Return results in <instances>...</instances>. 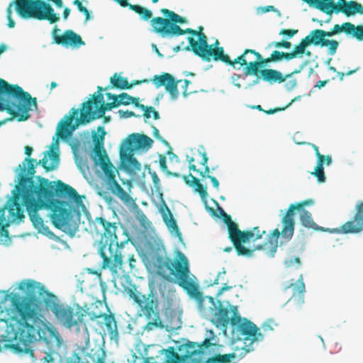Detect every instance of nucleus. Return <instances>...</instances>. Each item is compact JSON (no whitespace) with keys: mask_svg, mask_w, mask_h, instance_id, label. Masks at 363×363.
<instances>
[{"mask_svg":"<svg viewBox=\"0 0 363 363\" xmlns=\"http://www.w3.org/2000/svg\"><path fill=\"white\" fill-rule=\"evenodd\" d=\"M46 155L38 162L26 157L19 164L18 184L13 191V197L9 201V212L11 222L21 220L25 216L22 206H26L33 226L40 230L44 226L43 220L39 216L41 209L51 211L50 218L53 225L63 232L74 235L78 229L80 219V208H85L82 197L75 189L60 180L50 182L49 179L38 177L37 186L33 179L38 164L46 171H51L55 166L48 164Z\"/></svg>","mask_w":363,"mask_h":363,"instance_id":"obj_1","label":"nucleus"},{"mask_svg":"<svg viewBox=\"0 0 363 363\" xmlns=\"http://www.w3.org/2000/svg\"><path fill=\"white\" fill-rule=\"evenodd\" d=\"M176 260L169 257L157 258L156 265L157 274L165 280H169L173 275L176 283L191 296L200 301L199 308L202 315L209 320L216 328H220L224 333H226L229 323L234 332L238 333V337L245 342L250 341L252 344L263 339V334L252 321L241 318L236 306H223L219 301L218 306L213 298L206 296L201 301L202 293L199 290L196 282V277L191 273L189 262L186 255L178 252Z\"/></svg>","mask_w":363,"mask_h":363,"instance_id":"obj_2","label":"nucleus"},{"mask_svg":"<svg viewBox=\"0 0 363 363\" xmlns=\"http://www.w3.org/2000/svg\"><path fill=\"white\" fill-rule=\"evenodd\" d=\"M19 289L26 290L28 298L13 301L14 313L18 323V331L16 337L25 346L40 339L44 335L46 324L42 315L34 307L32 301L38 295L45 303V301L52 294L40 282L28 279L21 282Z\"/></svg>","mask_w":363,"mask_h":363,"instance_id":"obj_3","label":"nucleus"},{"mask_svg":"<svg viewBox=\"0 0 363 363\" xmlns=\"http://www.w3.org/2000/svg\"><path fill=\"white\" fill-rule=\"evenodd\" d=\"M95 222L103 230L99 242V253L103 259L102 269L108 268L111 272H116L117 268L121 269L123 264L125 255L123 247L128 241V235L123 230L122 235H125L126 238L124 240H120L116 223H111L102 217L96 218Z\"/></svg>","mask_w":363,"mask_h":363,"instance_id":"obj_4","label":"nucleus"},{"mask_svg":"<svg viewBox=\"0 0 363 363\" xmlns=\"http://www.w3.org/2000/svg\"><path fill=\"white\" fill-rule=\"evenodd\" d=\"M32 106L37 108L36 98H32L28 92L18 85H13L0 79V111H6L12 118L18 121H27Z\"/></svg>","mask_w":363,"mask_h":363,"instance_id":"obj_5","label":"nucleus"},{"mask_svg":"<svg viewBox=\"0 0 363 363\" xmlns=\"http://www.w3.org/2000/svg\"><path fill=\"white\" fill-rule=\"evenodd\" d=\"M53 2L57 8H62V0H47ZM14 7L17 14L23 19L34 18L38 21H48L50 24L58 22L60 15L55 12L51 4L43 0H13L6 9L8 27L12 28L16 23L12 18V8Z\"/></svg>","mask_w":363,"mask_h":363,"instance_id":"obj_6","label":"nucleus"},{"mask_svg":"<svg viewBox=\"0 0 363 363\" xmlns=\"http://www.w3.org/2000/svg\"><path fill=\"white\" fill-rule=\"evenodd\" d=\"M112 102L102 103L99 107L93 108V100L89 99L82 104L80 117L77 118L79 110L72 108L69 115H65L58 123L57 135L65 139L70 137L72 132L81 124L88 123L95 119L101 118L106 111L118 107L116 99Z\"/></svg>","mask_w":363,"mask_h":363,"instance_id":"obj_7","label":"nucleus"},{"mask_svg":"<svg viewBox=\"0 0 363 363\" xmlns=\"http://www.w3.org/2000/svg\"><path fill=\"white\" fill-rule=\"evenodd\" d=\"M128 294L137 305L139 315L144 316L148 320L145 326L147 331L164 327L160 318L159 300L156 294L152 291L147 294H143L136 289H129Z\"/></svg>","mask_w":363,"mask_h":363,"instance_id":"obj_8","label":"nucleus"},{"mask_svg":"<svg viewBox=\"0 0 363 363\" xmlns=\"http://www.w3.org/2000/svg\"><path fill=\"white\" fill-rule=\"evenodd\" d=\"M153 347L147 350V359L148 363H184L189 359H191V363H200L202 360L201 357V347L198 344L193 342H188L178 347V352H174L173 347H169L167 350H159L157 353L164 352L165 359L157 360L160 355L152 357L150 355Z\"/></svg>","mask_w":363,"mask_h":363,"instance_id":"obj_9","label":"nucleus"},{"mask_svg":"<svg viewBox=\"0 0 363 363\" xmlns=\"http://www.w3.org/2000/svg\"><path fill=\"white\" fill-rule=\"evenodd\" d=\"M314 203V201L311 199H306L297 203H292L289 206L286 214L281 219L283 228L281 231L279 229H274L269 235L270 252L269 256L274 257L278 246V239L281 237L286 241L290 240L294 233L295 228V211L303 210L306 206H311Z\"/></svg>","mask_w":363,"mask_h":363,"instance_id":"obj_10","label":"nucleus"},{"mask_svg":"<svg viewBox=\"0 0 363 363\" xmlns=\"http://www.w3.org/2000/svg\"><path fill=\"white\" fill-rule=\"evenodd\" d=\"M219 210L223 216V220L227 225L228 230V238L233 244L237 254L239 256H245L250 257L253 255L255 250L270 249L269 239L267 242L262 245H257L254 249H249L244 247L242 244L249 241L250 238L252 236L250 231H241L236 223H235L230 216L228 215L223 208L219 207ZM270 250L269 251V253Z\"/></svg>","mask_w":363,"mask_h":363,"instance_id":"obj_11","label":"nucleus"},{"mask_svg":"<svg viewBox=\"0 0 363 363\" xmlns=\"http://www.w3.org/2000/svg\"><path fill=\"white\" fill-rule=\"evenodd\" d=\"M45 306L52 312L59 321L69 328L82 324L86 315L81 310L75 313L71 306L60 303L55 294H50V297L45 301Z\"/></svg>","mask_w":363,"mask_h":363,"instance_id":"obj_12","label":"nucleus"},{"mask_svg":"<svg viewBox=\"0 0 363 363\" xmlns=\"http://www.w3.org/2000/svg\"><path fill=\"white\" fill-rule=\"evenodd\" d=\"M196 36L198 41L195 40L193 37L188 38L189 45L184 48L185 50H191L196 55L206 62H210L211 59L214 61H220L223 59L226 61L228 60L227 57L223 56L224 51L223 47L213 48L212 45H209L205 34H199Z\"/></svg>","mask_w":363,"mask_h":363,"instance_id":"obj_13","label":"nucleus"},{"mask_svg":"<svg viewBox=\"0 0 363 363\" xmlns=\"http://www.w3.org/2000/svg\"><path fill=\"white\" fill-rule=\"evenodd\" d=\"M223 56L227 57L228 60L225 61L223 59L220 60V61L226 65H231L234 68H235L236 64H240V66L245 65L244 73L247 76L257 75L260 72L259 71V67L267 66L260 53L252 49H246L241 55L234 60H231L224 52H223Z\"/></svg>","mask_w":363,"mask_h":363,"instance_id":"obj_14","label":"nucleus"},{"mask_svg":"<svg viewBox=\"0 0 363 363\" xmlns=\"http://www.w3.org/2000/svg\"><path fill=\"white\" fill-rule=\"evenodd\" d=\"M161 12L167 18H163L162 17H155L151 20V25L154 31L160 33L162 37L172 36V33L169 32L172 25L177 23H186V20L185 18L180 16L172 11L167 9H162Z\"/></svg>","mask_w":363,"mask_h":363,"instance_id":"obj_15","label":"nucleus"},{"mask_svg":"<svg viewBox=\"0 0 363 363\" xmlns=\"http://www.w3.org/2000/svg\"><path fill=\"white\" fill-rule=\"evenodd\" d=\"M61 30L55 26L52 30V37L54 43L57 45H62L65 48H79L84 45L85 43L81 36L72 30H65L62 35H60Z\"/></svg>","mask_w":363,"mask_h":363,"instance_id":"obj_16","label":"nucleus"},{"mask_svg":"<svg viewBox=\"0 0 363 363\" xmlns=\"http://www.w3.org/2000/svg\"><path fill=\"white\" fill-rule=\"evenodd\" d=\"M86 315L90 320H97V323L100 327L104 325L106 328L111 339H117L118 337V327L113 314H106L104 313L91 311H87Z\"/></svg>","mask_w":363,"mask_h":363,"instance_id":"obj_17","label":"nucleus"},{"mask_svg":"<svg viewBox=\"0 0 363 363\" xmlns=\"http://www.w3.org/2000/svg\"><path fill=\"white\" fill-rule=\"evenodd\" d=\"M157 88L164 86L167 93L170 95L172 100H176L179 97L178 84L182 82V79L176 80L169 73L163 72L160 75H155L151 79Z\"/></svg>","mask_w":363,"mask_h":363,"instance_id":"obj_18","label":"nucleus"},{"mask_svg":"<svg viewBox=\"0 0 363 363\" xmlns=\"http://www.w3.org/2000/svg\"><path fill=\"white\" fill-rule=\"evenodd\" d=\"M363 230V201H359L355 206V213L352 220L342 225L338 232L342 234L359 233Z\"/></svg>","mask_w":363,"mask_h":363,"instance_id":"obj_19","label":"nucleus"},{"mask_svg":"<svg viewBox=\"0 0 363 363\" xmlns=\"http://www.w3.org/2000/svg\"><path fill=\"white\" fill-rule=\"evenodd\" d=\"M305 38L309 45L313 44L315 46L320 45L321 47H327L328 53L330 55H334L339 46V43L337 40L324 38L323 30L321 29L312 30Z\"/></svg>","mask_w":363,"mask_h":363,"instance_id":"obj_20","label":"nucleus"},{"mask_svg":"<svg viewBox=\"0 0 363 363\" xmlns=\"http://www.w3.org/2000/svg\"><path fill=\"white\" fill-rule=\"evenodd\" d=\"M291 289L292 294L289 301H293L297 307H301L304 303L305 284L302 275L295 281L286 285L284 291Z\"/></svg>","mask_w":363,"mask_h":363,"instance_id":"obj_21","label":"nucleus"},{"mask_svg":"<svg viewBox=\"0 0 363 363\" xmlns=\"http://www.w3.org/2000/svg\"><path fill=\"white\" fill-rule=\"evenodd\" d=\"M303 1L328 15H331L333 13H339L340 12L337 11L336 8L343 6L348 2L346 0H338L337 3L334 0H303Z\"/></svg>","mask_w":363,"mask_h":363,"instance_id":"obj_22","label":"nucleus"},{"mask_svg":"<svg viewBox=\"0 0 363 363\" xmlns=\"http://www.w3.org/2000/svg\"><path fill=\"white\" fill-rule=\"evenodd\" d=\"M152 143L153 140L150 137L143 134L133 133L127 138L122 145H128L130 150H133L150 148Z\"/></svg>","mask_w":363,"mask_h":363,"instance_id":"obj_23","label":"nucleus"},{"mask_svg":"<svg viewBox=\"0 0 363 363\" xmlns=\"http://www.w3.org/2000/svg\"><path fill=\"white\" fill-rule=\"evenodd\" d=\"M97 132V133H94L92 135V140L94 143V160H96L98 157L107 155L104 149V139L106 133L104 128L103 126H99Z\"/></svg>","mask_w":363,"mask_h":363,"instance_id":"obj_24","label":"nucleus"},{"mask_svg":"<svg viewBox=\"0 0 363 363\" xmlns=\"http://www.w3.org/2000/svg\"><path fill=\"white\" fill-rule=\"evenodd\" d=\"M95 164H99L103 171L106 185L116 180L115 167L111 162L108 155L100 157L94 160Z\"/></svg>","mask_w":363,"mask_h":363,"instance_id":"obj_25","label":"nucleus"},{"mask_svg":"<svg viewBox=\"0 0 363 363\" xmlns=\"http://www.w3.org/2000/svg\"><path fill=\"white\" fill-rule=\"evenodd\" d=\"M132 151L128 145H121L120 150L121 157L126 163V168L129 171H140L141 164L134 157Z\"/></svg>","mask_w":363,"mask_h":363,"instance_id":"obj_26","label":"nucleus"},{"mask_svg":"<svg viewBox=\"0 0 363 363\" xmlns=\"http://www.w3.org/2000/svg\"><path fill=\"white\" fill-rule=\"evenodd\" d=\"M259 74L262 79L270 84L282 83L285 82L287 78L290 77V74L284 76L282 73L277 69H264L260 70Z\"/></svg>","mask_w":363,"mask_h":363,"instance_id":"obj_27","label":"nucleus"},{"mask_svg":"<svg viewBox=\"0 0 363 363\" xmlns=\"http://www.w3.org/2000/svg\"><path fill=\"white\" fill-rule=\"evenodd\" d=\"M312 147L315 152V155L318 160L315 171L311 174H314V176L317 178L318 182L323 183L325 181V176L323 168L325 156L320 153L318 147L317 145L312 144Z\"/></svg>","mask_w":363,"mask_h":363,"instance_id":"obj_28","label":"nucleus"},{"mask_svg":"<svg viewBox=\"0 0 363 363\" xmlns=\"http://www.w3.org/2000/svg\"><path fill=\"white\" fill-rule=\"evenodd\" d=\"M160 211L162 214L163 220L169 228H172L173 231H175L177 236L181 239L182 233L180 232L179 227L177 224L176 220L173 218V216L168 208V206L164 203V207H162Z\"/></svg>","mask_w":363,"mask_h":363,"instance_id":"obj_29","label":"nucleus"},{"mask_svg":"<svg viewBox=\"0 0 363 363\" xmlns=\"http://www.w3.org/2000/svg\"><path fill=\"white\" fill-rule=\"evenodd\" d=\"M336 9L347 16H354L356 13L363 14L362 5L355 1H350L343 6L337 7Z\"/></svg>","mask_w":363,"mask_h":363,"instance_id":"obj_30","label":"nucleus"},{"mask_svg":"<svg viewBox=\"0 0 363 363\" xmlns=\"http://www.w3.org/2000/svg\"><path fill=\"white\" fill-rule=\"evenodd\" d=\"M241 350V353L238 355H237L235 352L225 354H216L211 358V362L213 363H235L238 359L242 357L249 351L243 347Z\"/></svg>","mask_w":363,"mask_h":363,"instance_id":"obj_31","label":"nucleus"},{"mask_svg":"<svg viewBox=\"0 0 363 363\" xmlns=\"http://www.w3.org/2000/svg\"><path fill=\"white\" fill-rule=\"evenodd\" d=\"M182 179L187 185L194 187V191L199 194L201 199H204L207 197L206 189L198 178L190 173L189 175L183 176Z\"/></svg>","mask_w":363,"mask_h":363,"instance_id":"obj_32","label":"nucleus"},{"mask_svg":"<svg viewBox=\"0 0 363 363\" xmlns=\"http://www.w3.org/2000/svg\"><path fill=\"white\" fill-rule=\"evenodd\" d=\"M108 99H116V104H118V106L120 105H129L130 104H133L135 106V103H139V99L131 96L128 95L127 93H122L118 96L112 94L111 93L106 94Z\"/></svg>","mask_w":363,"mask_h":363,"instance_id":"obj_33","label":"nucleus"},{"mask_svg":"<svg viewBox=\"0 0 363 363\" xmlns=\"http://www.w3.org/2000/svg\"><path fill=\"white\" fill-rule=\"evenodd\" d=\"M301 224L307 228L316 231H325L324 228L318 226L313 220L311 213L306 210H301L300 213Z\"/></svg>","mask_w":363,"mask_h":363,"instance_id":"obj_34","label":"nucleus"},{"mask_svg":"<svg viewBox=\"0 0 363 363\" xmlns=\"http://www.w3.org/2000/svg\"><path fill=\"white\" fill-rule=\"evenodd\" d=\"M108 189L111 193L120 199L125 203L130 202L131 198L130 195L121 187V186L117 182L116 180L107 184Z\"/></svg>","mask_w":363,"mask_h":363,"instance_id":"obj_35","label":"nucleus"},{"mask_svg":"<svg viewBox=\"0 0 363 363\" xmlns=\"http://www.w3.org/2000/svg\"><path fill=\"white\" fill-rule=\"evenodd\" d=\"M110 82L113 87L120 89H131V85H129L128 79L118 75L116 73L113 74L110 79Z\"/></svg>","mask_w":363,"mask_h":363,"instance_id":"obj_36","label":"nucleus"},{"mask_svg":"<svg viewBox=\"0 0 363 363\" xmlns=\"http://www.w3.org/2000/svg\"><path fill=\"white\" fill-rule=\"evenodd\" d=\"M291 60L289 52H281L279 50H274L271 55L267 58H264V62L267 65L272 62H279L281 60Z\"/></svg>","mask_w":363,"mask_h":363,"instance_id":"obj_37","label":"nucleus"},{"mask_svg":"<svg viewBox=\"0 0 363 363\" xmlns=\"http://www.w3.org/2000/svg\"><path fill=\"white\" fill-rule=\"evenodd\" d=\"M203 28L201 26L199 28V30L196 31L192 28H186L185 30H183L178 25H172L170 28V31L172 33V36L173 35H181L186 33L191 34L193 36L194 35H199V34H204L202 32Z\"/></svg>","mask_w":363,"mask_h":363,"instance_id":"obj_38","label":"nucleus"},{"mask_svg":"<svg viewBox=\"0 0 363 363\" xmlns=\"http://www.w3.org/2000/svg\"><path fill=\"white\" fill-rule=\"evenodd\" d=\"M308 46H309V44L307 40L305 38H303L298 45H295L294 50L289 52L290 60L301 57L305 53V50Z\"/></svg>","mask_w":363,"mask_h":363,"instance_id":"obj_39","label":"nucleus"},{"mask_svg":"<svg viewBox=\"0 0 363 363\" xmlns=\"http://www.w3.org/2000/svg\"><path fill=\"white\" fill-rule=\"evenodd\" d=\"M150 347H153L154 349H152V352H150V355H152V357H157L158 355H160L161 357H158L157 360H160V359H165V353L164 352H161V353H157V352L159 350H165L164 349H160V347H157V346H155V345H148L145 349V351H144V354H143V358H140V360L139 362H141V360L143 359V362H144L145 363H148L147 362V355L146 354H147V350L150 348Z\"/></svg>","mask_w":363,"mask_h":363,"instance_id":"obj_40","label":"nucleus"},{"mask_svg":"<svg viewBox=\"0 0 363 363\" xmlns=\"http://www.w3.org/2000/svg\"><path fill=\"white\" fill-rule=\"evenodd\" d=\"M130 9L138 13L141 18L145 21L149 20L152 16V12L150 10L139 5L130 6Z\"/></svg>","mask_w":363,"mask_h":363,"instance_id":"obj_41","label":"nucleus"},{"mask_svg":"<svg viewBox=\"0 0 363 363\" xmlns=\"http://www.w3.org/2000/svg\"><path fill=\"white\" fill-rule=\"evenodd\" d=\"M225 274H226V272H225V269L223 268V271L218 273L217 277L213 281V284H223V286L220 290V293H223V291L230 289L232 288V286H228L226 285L225 283H223L225 279Z\"/></svg>","mask_w":363,"mask_h":363,"instance_id":"obj_42","label":"nucleus"},{"mask_svg":"<svg viewBox=\"0 0 363 363\" xmlns=\"http://www.w3.org/2000/svg\"><path fill=\"white\" fill-rule=\"evenodd\" d=\"M291 43L289 41H285V40H282V41H273V42H271L270 43H269L266 47H265V50H269L271 49L272 48H286V49H289L291 48Z\"/></svg>","mask_w":363,"mask_h":363,"instance_id":"obj_43","label":"nucleus"},{"mask_svg":"<svg viewBox=\"0 0 363 363\" xmlns=\"http://www.w3.org/2000/svg\"><path fill=\"white\" fill-rule=\"evenodd\" d=\"M159 162L160 168L165 172L167 174L172 175L174 177H180V174L177 172H171L167 169V159L164 155H160L159 157Z\"/></svg>","mask_w":363,"mask_h":363,"instance_id":"obj_44","label":"nucleus"},{"mask_svg":"<svg viewBox=\"0 0 363 363\" xmlns=\"http://www.w3.org/2000/svg\"><path fill=\"white\" fill-rule=\"evenodd\" d=\"M9 221L6 220L4 208H0V233H8L6 228L9 227Z\"/></svg>","mask_w":363,"mask_h":363,"instance_id":"obj_45","label":"nucleus"},{"mask_svg":"<svg viewBox=\"0 0 363 363\" xmlns=\"http://www.w3.org/2000/svg\"><path fill=\"white\" fill-rule=\"evenodd\" d=\"M135 106L138 108H140L144 111L143 116L148 119L150 118V114L152 113V111H154V107L152 106H146L140 103H135Z\"/></svg>","mask_w":363,"mask_h":363,"instance_id":"obj_46","label":"nucleus"},{"mask_svg":"<svg viewBox=\"0 0 363 363\" xmlns=\"http://www.w3.org/2000/svg\"><path fill=\"white\" fill-rule=\"evenodd\" d=\"M105 357H106L105 352L103 350L100 349L97 352V357H96V359H94V361H95L96 363H106ZM140 357H136L134 360V363H138V361H140Z\"/></svg>","mask_w":363,"mask_h":363,"instance_id":"obj_47","label":"nucleus"},{"mask_svg":"<svg viewBox=\"0 0 363 363\" xmlns=\"http://www.w3.org/2000/svg\"><path fill=\"white\" fill-rule=\"evenodd\" d=\"M91 99L93 100V106L94 105V108H96L104 102V94L101 92H96L93 95V98Z\"/></svg>","mask_w":363,"mask_h":363,"instance_id":"obj_48","label":"nucleus"},{"mask_svg":"<svg viewBox=\"0 0 363 363\" xmlns=\"http://www.w3.org/2000/svg\"><path fill=\"white\" fill-rule=\"evenodd\" d=\"M250 231L251 232V233H252V236L250 238L249 240H257L261 239L262 238L263 235H264L266 233L265 230L261 231L259 227H255V228H253L252 230H250Z\"/></svg>","mask_w":363,"mask_h":363,"instance_id":"obj_49","label":"nucleus"},{"mask_svg":"<svg viewBox=\"0 0 363 363\" xmlns=\"http://www.w3.org/2000/svg\"><path fill=\"white\" fill-rule=\"evenodd\" d=\"M73 4L77 6L79 11L83 13L86 17V20H89L90 18V13L88 9L82 5V3L80 0H74Z\"/></svg>","mask_w":363,"mask_h":363,"instance_id":"obj_50","label":"nucleus"},{"mask_svg":"<svg viewBox=\"0 0 363 363\" xmlns=\"http://www.w3.org/2000/svg\"><path fill=\"white\" fill-rule=\"evenodd\" d=\"M58 150L54 151V150H50L48 152L49 157L52 160L51 164L52 166H55V168L58 165L59 163V153L57 152Z\"/></svg>","mask_w":363,"mask_h":363,"instance_id":"obj_51","label":"nucleus"},{"mask_svg":"<svg viewBox=\"0 0 363 363\" xmlns=\"http://www.w3.org/2000/svg\"><path fill=\"white\" fill-rule=\"evenodd\" d=\"M354 25L350 22H345L342 23V32L347 35H352L354 31Z\"/></svg>","mask_w":363,"mask_h":363,"instance_id":"obj_52","label":"nucleus"},{"mask_svg":"<svg viewBox=\"0 0 363 363\" xmlns=\"http://www.w3.org/2000/svg\"><path fill=\"white\" fill-rule=\"evenodd\" d=\"M358 40H363V26H354V31L353 33V35Z\"/></svg>","mask_w":363,"mask_h":363,"instance_id":"obj_53","label":"nucleus"},{"mask_svg":"<svg viewBox=\"0 0 363 363\" xmlns=\"http://www.w3.org/2000/svg\"><path fill=\"white\" fill-rule=\"evenodd\" d=\"M298 33V30L296 29H281L279 32V35L286 36L288 38H292L294 35Z\"/></svg>","mask_w":363,"mask_h":363,"instance_id":"obj_54","label":"nucleus"},{"mask_svg":"<svg viewBox=\"0 0 363 363\" xmlns=\"http://www.w3.org/2000/svg\"><path fill=\"white\" fill-rule=\"evenodd\" d=\"M121 117H123V118H130V117H133V116H135V117H137V118H140L141 116L140 115H137L135 114L134 112L131 111H122V110H120L118 111Z\"/></svg>","mask_w":363,"mask_h":363,"instance_id":"obj_55","label":"nucleus"},{"mask_svg":"<svg viewBox=\"0 0 363 363\" xmlns=\"http://www.w3.org/2000/svg\"><path fill=\"white\" fill-rule=\"evenodd\" d=\"M152 129H153V135H154V137L156 139L160 140L165 145H169L168 142L166 140H164V138H162V137L160 135L159 130L156 127H155V126H152Z\"/></svg>","mask_w":363,"mask_h":363,"instance_id":"obj_56","label":"nucleus"},{"mask_svg":"<svg viewBox=\"0 0 363 363\" xmlns=\"http://www.w3.org/2000/svg\"><path fill=\"white\" fill-rule=\"evenodd\" d=\"M182 82H184V87H183V91H182V95L184 97H186L187 96H189L191 93L194 92V91H188V86H189V84H191V81H189L188 79H184Z\"/></svg>","mask_w":363,"mask_h":363,"instance_id":"obj_57","label":"nucleus"},{"mask_svg":"<svg viewBox=\"0 0 363 363\" xmlns=\"http://www.w3.org/2000/svg\"><path fill=\"white\" fill-rule=\"evenodd\" d=\"M57 130H58V126L57 127V131H56V138H53V141H52V145H51V149L52 150H54L55 149L56 150H58L59 149V138L62 139V140H67L69 137H67V138H62L58 136L57 135Z\"/></svg>","mask_w":363,"mask_h":363,"instance_id":"obj_58","label":"nucleus"},{"mask_svg":"<svg viewBox=\"0 0 363 363\" xmlns=\"http://www.w3.org/2000/svg\"><path fill=\"white\" fill-rule=\"evenodd\" d=\"M212 345L211 340L206 338L201 344H198V346L201 347V356L203 354V349L208 348Z\"/></svg>","mask_w":363,"mask_h":363,"instance_id":"obj_59","label":"nucleus"},{"mask_svg":"<svg viewBox=\"0 0 363 363\" xmlns=\"http://www.w3.org/2000/svg\"><path fill=\"white\" fill-rule=\"evenodd\" d=\"M150 174L151 175L154 186L158 188L160 185V180L159 177L155 172H150Z\"/></svg>","mask_w":363,"mask_h":363,"instance_id":"obj_60","label":"nucleus"},{"mask_svg":"<svg viewBox=\"0 0 363 363\" xmlns=\"http://www.w3.org/2000/svg\"><path fill=\"white\" fill-rule=\"evenodd\" d=\"M290 104H291V103H289L285 107H283V108H275L269 109V110H267V111L264 110V112L266 113L267 114H269V115L274 114V113H277L279 111H281L285 110L287 107H289L290 106Z\"/></svg>","mask_w":363,"mask_h":363,"instance_id":"obj_61","label":"nucleus"},{"mask_svg":"<svg viewBox=\"0 0 363 363\" xmlns=\"http://www.w3.org/2000/svg\"><path fill=\"white\" fill-rule=\"evenodd\" d=\"M67 363H84L82 362L81 357L77 354H74L68 359Z\"/></svg>","mask_w":363,"mask_h":363,"instance_id":"obj_62","label":"nucleus"},{"mask_svg":"<svg viewBox=\"0 0 363 363\" xmlns=\"http://www.w3.org/2000/svg\"><path fill=\"white\" fill-rule=\"evenodd\" d=\"M297 84V81L296 79H291V80H289L288 81L285 86L286 87L287 89H293Z\"/></svg>","mask_w":363,"mask_h":363,"instance_id":"obj_63","label":"nucleus"},{"mask_svg":"<svg viewBox=\"0 0 363 363\" xmlns=\"http://www.w3.org/2000/svg\"><path fill=\"white\" fill-rule=\"evenodd\" d=\"M308 62L307 61H305L303 62L298 67V69H296L295 70H294L290 74V77L293 75V74H298L300 73L303 69L304 67L306 66Z\"/></svg>","mask_w":363,"mask_h":363,"instance_id":"obj_64","label":"nucleus"}]
</instances>
